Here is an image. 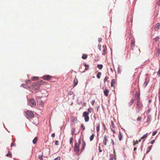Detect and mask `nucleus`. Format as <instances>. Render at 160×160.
Instances as JSON below:
<instances>
[{
  "mask_svg": "<svg viewBox=\"0 0 160 160\" xmlns=\"http://www.w3.org/2000/svg\"><path fill=\"white\" fill-rule=\"evenodd\" d=\"M81 141L80 139H79L78 143L75 142L74 151L77 154L79 153V146L81 143Z\"/></svg>",
  "mask_w": 160,
  "mask_h": 160,
  "instance_id": "f257e3e1",
  "label": "nucleus"
},
{
  "mask_svg": "<svg viewBox=\"0 0 160 160\" xmlns=\"http://www.w3.org/2000/svg\"><path fill=\"white\" fill-rule=\"evenodd\" d=\"M24 113H25V116L27 118L29 119L33 117L34 114L33 112L30 110H27L24 111Z\"/></svg>",
  "mask_w": 160,
  "mask_h": 160,
  "instance_id": "f03ea898",
  "label": "nucleus"
},
{
  "mask_svg": "<svg viewBox=\"0 0 160 160\" xmlns=\"http://www.w3.org/2000/svg\"><path fill=\"white\" fill-rule=\"evenodd\" d=\"M143 107V105L141 102H136V111L137 113H138L141 109Z\"/></svg>",
  "mask_w": 160,
  "mask_h": 160,
  "instance_id": "7ed1b4c3",
  "label": "nucleus"
},
{
  "mask_svg": "<svg viewBox=\"0 0 160 160\" xmlns=\"http://www.w3.org/2000/svg\"><path fill=\"white\" fill-rule=\"evenodd\" d=\"M89 113L87 112H84L83 113L82 116L84 118V120L86 122H88L89 120Z\"/></svg>",
  "mask_w": 160,
  "mask_h": 160,
  "instance_id": "20e7f679",
  "label": "nucleus"
},
{
  "mask_svg": "<svg viewBox=\"0 0 160 160\" xmlns=\"http://www.w3.org/2000/svg\"><path fill=\"white\" fill-rule=\"evenodd\" d=\"M29 105L32 107H35L36 105V103L34 99H30L28 102Z\"/></svg>",
  "mask_w": 160,
  "mask_h": 160,
  "instance_id": "39448f33",
  "label": "nucleus"
},
{
  "mask_svg": "<svg viewBox=\"0 0 160 160\" xmlns=\"http://www.w3.org/2000/svg\"><path fill=\"white\" fill-rule=\"evenodd\" d=\"M33 88L34 89H38V88L40 86V83L39 82H37V83H33Z\"/></svg>",
  "mask_w": 160,
  "mask_h": 160,
  "instance_id": "423d86ee",
  "label": "nucleus"
},
{
  "mask_svg": "<svg viewBox=\"0 0 160 160\" xmlns=\"http://www.w3.org/2000/svg\"><path fill=\"white\" fill-rule=\"evenodd\" d=\"M52 78V76L49 75L43 76L42 77V78L45 80L48 81L51 79Z\"/></svg>",
  "mask_w": 160,
  "mask_h": 160,
  "instance_id": "0eeeda50",
  "label": "nucleus"
},
{
  "mask_svg": "<svg viewBox=\"0 0 160 160\" xmlns=\"http://www.w3.org/2000/svg\"><path fill=\"white\" fill-rule=\"evenodd\" d=\"M38 104L39 105V106H41L42 108L43 107L44 104L42 100H38L37 101Z\"/></svg>",
  "mask_w": 160,
  "mask_h": 160,
  "instance_id": "6e6552de",
  "label": "nucleus"
},
{
  "mask_svg": "<svg viewBox=\"0 0 160 160\" xmlns=\"http://www.w3.org/2000/svg\"><path fill=\"white\" fill-rule=\"evenodd\" d=\"M108 141V137L106 135H105L103 139V143L105 145H107V142Z\"/></svg>",
  "mask_w": 160,
  "mask_h": 160,
  "instance_id": "1a4fd4ad",
  "label": "nucleus"
},
{
  "mask_svg": "<svg viewBox=\"0 0 160 160\" xmlns=\"http://www.w3.org/2000/svg\"><path fill=\"white\" fill-rule=\"evenodd\" d=\"M85 146H86V143H85V142L84 141H82V148H81V152H83V150H84V148L85 147Z\"/></svg>",
  "mask_w": 160,
  "mask_h": 160,
  "instance_id": "9d476101",
  "label": "nucleus"
},
{
  "mask_svg": "<svg viewBox=\"0 0 160 160\" xmlns=\"http://www.w3.org/2000/svg\"><path fill=\"white\" fill-rule=\"evenodd\" d=\"M131 49L133 50V48L135 46V41L133 40H131Z\"/></svg>",
  "mask_w": 160,
  "mask_h": 160,
  "instance_id": "9b49d317",
  "label": "nucleus"
},
{
  "mask_svg": "<svg viewBox=\"0 0 160 160\" xmlns=\"http://www.w3.org/2000/svg\"><path fill=\"white\" fill-rule=\"evenodd\" d=\"M116 80L115 79H112V80L111 82V86L112 87L114 86V85L116 83Z\"/></svg>",
  "mask_w": 160,
  "mask_h": 160,
  "instance_id": "f8f14e48",
  "label": "nucleus"
},
{
  "mask_svg": "<svg viewBox=\"0 0 160 160\" xmlns=\"http://www.w3.org/2000/svg\"><path fill=\"white\" fill-rule=\"evenodd\" d=\"M160 24L159 23H157L154 27V29L155 31H158L159 28Z\"/></svg>",
  "mask_w": 160,
  "mask_h": 160,
  "instance_id": "ddd939ff",
  "label": "nucleus"
},
{
  "mask_svg": "<svg viewBox=\"0 0 160 160\" xmlns=\"http://www.w3.org/2000/svg\"><path fill=\"white\" fill-rule=\"evenodd\" d=\"M148 136V133H147L144 135L141 138V139H143V142H144L145 141V139L147 138Z\"/></svg>",
  "mask_w": 160,
  "mask_h": 160,
  "instance_id": "4468645a",
  "label": "nucleus"
},
{
  "mask_svg": "<svg viewBox=\"0 0 160 160\" xmlns=\"http://www.w3.org/2000/svg\"><path fill=\"white\" fill-rule=\"evenodd\" d=\"M149 82V80L148 79H145V81L144 82V83L143 84V86L145 88L146 87L147 85L148 84V82Z\"/></svg>",
  "mask_w": 160,
  "mask_h": 160,
  "instance_id": "2eb2a0df",
  "label": "nucleus"
},
{
  "mask_svg": "<svg viewBox=\"0 0 160 160\" xmlns=\"http://www.w3.org/2000/svg\"><path fill=\"white\" fill-rule=\"evenodd\" d=\"M102 47L103 48L102 54L105 55L106 53L107 48L106 46H103Z\"/></svg>",
  "mask_w": 160,
  "mask_h": 160,
  "instance_id": "dca6fc26",
  "label": "nucleus"
},
{
  "mask_svg": "<svg viewBox=\"0 0 160 160\" xmlns=\"http://www.w3.org/2000/svg\"><path fill=\"white\" fill-rule=\"evenodd\" d=\"M109 92V90L107 89H105L104 91V93L106 96H108Z\"/></svg>",
  "mask_w": 160,
  "mask_h": 160,
  "instance_id": "f3484780",
  "label": "nucleus"
},
{
  "mask_svg": "<svg viewBox=\"0 0 160 160\" xmlns=\"http://www.w3.org/2000/svg\"><path fill=\"white\" fill-rule=\"evenodd\" d=\"M135 101V99H132L131 101L128 103V105L129 106H132Z\"/></svg>",
  "mask_w": 160,
  "mask_h": 160,
  "instance_id": "a211bd4d",
  "label": "nucleus"
},
{
  "mask_svg": "<svg viewBox=\"0 0 160 160\" xmlns=\"http://www.w3.org/2000/svg\"><path fill=\"white\" fill-rule=\"evenodd\" d=\"M78 83V81L77 79H76L75 78L73 81V84L74 85V86H73V87H75V86H76Z\"/></svg>",
  "mask_w": 160,
  "mask_h": 160,
  "instance_id": "6ab92c4d",
  "label": "nucleus"
},
{
  "mask_svg": "<svg viewBox=\"0 0 160 160\" xmlns=\"http://www.w3.org/2000/svg\"><path fill=\"white\" fill-rule=\"evenodd\" d=\"M21 85L24 88L26 89H28L29 88V87L28 85L26 84H22Z\"/></svg>",
  "mask_w": 160,
  "mask_h": 160,
  "instance_id": "aec40b11",
  "label": "nucleus"
},
{
  "mask_svg": "<svg viewBox=\"0 0 160 160\" xmlns=\"http://www.w3.org/2000/svg\"><path fill=\"white\" fill-rule=\"evenodd\" d=\"M38 138L37 137H35L32 141L33 143L34 144H36L37 140H38Z\"/></svg>",
  "mask_w": 160,
  "mask_h": 160,
  "instance_id": "412c9836",
  "label": "nucleus"
},
{
  "mask_svg": "<svg viewBox=\"0 0 160 160\" xmlns=\"http://www.w3.org/2000/svg\"><path fill=\"white\" fill-rule=\"evenodd\" d=\"M122 136L121 135V133L120 132H119V134L118 135V138L120 141H121L122 139Z\"/></svg>",
  "mask_w": 160,
  "mask_h": 160,
  "instance_id": "4be33fe9",
  "label": "nucleus"
},
{
  "mask_svg": "<svg viewBox=\"0 0 160 160\" xmlns=\"http://www.w3.org/2000/svg\"><path fill=\"white\" fill-rule=\"evenodd\" d=\"M152 147V145L148 147V148H147V151L146 152V153H148V152L150 151Z\"/></svg>",
  "mask_w": 160,
  "mask_h": 160,
  "instance_id": "5701e85b",
  "label": "nucleus"
},
{
  "mask_svg": "<svg viewBox=\"0 0 160 160\" xmlns=\"http://www.w3.org/2000/svg\"><path fill=\"white\" fill-rule=\"evenodd\" d=\"M88 56V55L87 54H84L82 55V58L83 59H86L87 58Z\"/></svg>",
  "mask_w": 160,
  "mask_h": 160,
  "instance_id": "b1692460",
  "label": "nucleus"
},
{
  "mask_svg": "<svg viewBox=\"0 0 160 160\" xmlns=\"http://www.w3.org/2000/svg\"><path fill=\"white\" fill-rule=\"evenodd\" d=\"M12 154L10 152L8 151V153L6 154V156L11 158L12 157Z\"/></svg>",
  "mask_w": 160,
  "mask_h": 160,
  "instance_id": "393cba45",
  "label": "nucleus"
},
{
  "mask_svg": "<svg viewBox=\"0 0 160 160\" xmlns=\"http://www.w3.org/2000/svg\"><path fill=\"white\" fill-rule=\"evenodd\" d=\"M97 67L99 69H101L103 67V65L102 64H98L97 66Z\"/></svg>",
  "mask_w": 160,
  "mask_h": 160,
  "instance_id": "a878e982",
  "label": "nucleus"
},
{
  "mask_svg": "<svg viewBox=\"0 0 160 160\" xmlns=\"http://www.w3.org/2000/svg\"><path fill=\"white\" fill-rule=\"evenodd\" d=\"M101 72H98V74H97V78L98 79L100 78V76H101Z\"/></svg>",
  "mask_w": 160,
  "mask_h": 160,
  "instance_id": "bb28decb",
  "label": "nucleus"
},
{
  "mask_svg": "<svg viewBox=\"0 0 160 160\" xmlns=\"http://www.w3.org/2000/svg\"><path fill=\"white\" fill-rule=\"evenodd\" d=\"M94 137V134H92L90 136V141H92L93 140Z\"/></svg>",
  "mask_w": 160,
  "mask_h": 160,
  "instance_id": "cd10ccee",
  "label": "nucleus"
},
{
  "mask_svg": "<svg viewBox=\"0 0 160 160\" xmlns=\"http://www.w3.org/2000/svg\"><path fill=\"white\" fill-rule=\"evenodd\" d=\"M84 66H85V70H88L89 68V66L86 63H84Z\"/></svg>",
  "mask_w": 160,
  "mask_h": 160,
  "instance_id": "c85d7f7f",
  "label": "nucleus"
},
{
  "mask_svg": "<svg viewBox=\"0 0 160 160\" xmlns=\"http://www.w3.org/2000/svg\"><path fill=\"white\" fill-rule=\"evenodd\" d=\"M75 131V128H72V134L73 135L74 134V132Z\"/></svg>",
  "mask_w": 160,
  "mask_h": 160,
  "instance_id": "c756f323",
  "label": "nucleus"
},
{
  "mask_svg": "<svg viewBox=\"0 0 160 160\" xmlns=\"http://www.w3.org/2000/svg\"><path fill=\"white\" fill-rule=\"evenodd\" d=\"M97 126L96 127V129L97 131L98 132L99 130V128H100V125H99V123L98 124H97Z\"/></svg>",
  "mask_w": 160,
  "mask_h": 160,
  "instance_id": "7c9ffc66",
  "label": "nucleus"
},
{
  "mask_svg": "<svg viewBox=\"0 0 160 160\" xmlns=\"http://www.w3.org/2000/svg\"><path fill=\"white\" fill-rule=\"evenodd\" d=\"M93 109L92 108H89L88 109V113H91L92 112V110Z\"/></svg>",
  "mask_w": 160,
  "mask_h": 160,
  "instance_id": "2f4dec72",
  "label": "nucleus"
},
{
  "mask_svg": "<svg viewBox=\"0 0 160 160\" xmlns=\"http://www.w3.org/2000/svg\"><path fill=\"white\" fill-rule=\"evenodd\" d=\"M137 102H140V96L139 95L137 94Z\"/></svg>",
  "mask_w": 160,
  "mask_h": 160,
  "instance_id": "473e14b6",
  "label": "nucleus"
},
{
  "mask_svg": "<svg viewBox=\"0 0 160 160\" xmlns=\"http://www.w3.org/2000/svg\"><path fill=\"white\" fill-rule=\"evenodd\" d=\"M42 156V154L41 155H39L38 156V158H39L40 160H43Z\"/></svg>",
  "mask_w": 160,
  "mask_h": 160,
  "instance_id": "72a5a7b5",
  "label": "nucleus"
},
{
  "mask_svg": "<svg viewBox=\"0 0 160 160\" xmlns=\"http://www.w3.org/2000/svg\"><path fill=\"white\" fill-rule=\"evenodd\" d=\"M32 79L34 80H36L38 79V78L37 77H33L32 78Z\"/></svg>",
  "mask_w": 160,
  "mask_h": 160,
  "instance_id": "f704fd0d",
  "label": "nucleus"
},
{
  "mask_svg": "<svg viewBox=\"0 0 160 160\" xmlns=\"http://www.w3.org/2000/svg\"><path fill=\"white\" fill-rule=\"evenodd\" d=\"M142 119V118L141 117H139L137 118V120L138 121H141Z\"/></svg>",
  "mask_w": 160,
  "mask_h": 160,
  "instance_id": "c9c22d12",
  "label": "nucleus"
},
{
  "mask_svg": "<svg viewBox=\"0 0 160 160\" xmlns=\"http://www.w3.org/2000/svg\"><path fill=\"white\" fill-rule=\"evenodd\" d=\"M108 78L107 77H105V78L104 79V83H105L106 81H108Z\"/></svg>",
  "mask_w": 160,
  "mask_h": 160,
  "instance_id": "e433bc0d",
  "label": "nucleus"
},
{
  "mask_svg": "<svg viewBox=\"0 0 160 160\" xmlns=\"http://www.w3.org/2000/svg\"><path fill=\"white\" fill-rule=\"evenodd\" d=\"M73 140V138H71L70 140V143L71 144H72V141Z\"/></svg>",
  "mask_w": 160,
  "mask_h": 160,
  "instance_id": "4c0bfd02",
  "label": "nucleus"
},
{
  "mask_svg": "<svg viewBox=\"0 0 160 160\" xmlns=\"http://www.w3.org/2000/svg\"><path fill=\"white\" fill-rule=\"evenodd\" d=\"M16 144L15 143H14V142H13L12 143H11V147H15L16 146Z\"/></svg>",
  "mask_w": 160,
  "mask_h": 160,
  "instance_id": "58836bf2",
  "label": "nucleus"
},
{
  "mask_svg": "<svg viewBox=\"0 0 160 160\" xmlns=\"http://www.w3.org/2000/svg\"><path fill=\"white\" fill-rule=\"evenodd\" d=\"M111 127L113 128H115V126L114 124V123L112 121H111Z\"/></svg>",
  "mask_w": 160,
  "mask_h": 160,
  "instance_id": "ea45409f",
  "label": "nucleus"
},
{
  "mask_svg": "<svg viewBox=\"0 0 160 160\" xmlns=\"http://www.w3.org/2000/svg\"><path fill=\"white\" fill-rule=\"evenodd\" d=\"M77 121V118L76 117H74L73 119L72 120V122H74Z\"/></svg>",
  "mask_w": 160,
  "mask_h": 160,
  "instance_id": "a19ab883",
  "label": "nucleus"
},
{
  "mask_svg": "<svg viewBox=\"0 0 160 160\" xmlns=\"http://www.w3.org/2000/svg\"><path fill=\"white\" fill-rule=\"evenodd\" d=\"M81 128L83 129V130L85 129V127L82 124L81 125Z\"/></svg>",
  "mask_w": 160,
  "mask_h": 160,
  "instance_id": "79ce46f5",
  "label": "nucleus"
},
{
  "mask_svg": "<svg viewBox=\"0 0 160 160\" xmlns=\"http://www.w3.org/2000/svg\"><path fill=\"white\" fill-rule=\"evenodd\" d=\"M157 131H154L152 133V135L153 136H154L157 133Z\"/></svg>",
  "mask_w": 160,
  "mask_h": 160,
  "instance_id": "37998d69",
  "label": "nucleus"
},
{
  "mask_svg": "<svg viewBox=\"0 0 160 160\" xmlns=\"http://www.w3.org/2000/svg\"><path fill=\"white\" fill-rule=\"evenodd\" d=\"M98 49H99L100 50H101V44H99L98 45Z\"/></svg>",
  "mask_w": 160,
  "mask_h": 160,
  "instance_id": "c03bdc74",
  "label": "nucleus"
},
{
  "mask_svg": "<svg viewBox=\"0 0 160 160\" xmlns=\"http://www.w3.org/2000/svg\"><path fill=\"white\" fill-rule=\"evenodd\" d=\"M55 144L56 145H59V143L58 142V141H55Z\"/></svg>",
  "mask_w": 160,
  "mask_h": 160,
  "instance_id": "a18cd8bd",
  "label": "nucleus"
},
{
  "mask_svg": "<svg viewBox=\"0 0 160 160\" xmlns=\"http://www.w3.org/2000/svg\"><path fill=\"white\" fill-rule=\"evenodd\" d=\"M95 102V100H92L91 102V104L92 106H93Z\"/></svg>",
  "mask_w": 160,
  "mask_h": 160,
  "instance_id": "49530a36",
  "label": "nucleus"
},
{
  "mask_svg": "<svg viewBox=\"0 0 160 160\" xmlns=\"http://www.w3.org/2000/svg\"><path fill=\"white\" fill-rule=\"evenodd\" d=\"M160 49H158L157 50V53L158 54V55H159L160 54Z\"/></svg>",
  "mask_w": 160,
  "mask_h": 160,
  "instance_id": "de8ad7c7",
  "label": "nucleus"
},
{
  "mask_svg": "<svg viewBox=\"0 0 160 160\" xmlns=\"http://www.w3.org/2000/svg\"><path fill=\"white\" fill-rule=\"evenodd\" d=\"M138 143V142L137 141H136V142H134L133 145H135Z\"/></svg>",
  "mask_w": 160,
  "mask_h": 160,
  "instance_id": "09e8293b",
  "label": "nucleus"
},
{
  "mask_svg": "<svg viewBox=\"0 0 160 160\" xmlns=\"http://www.w3.org/2000/svg\"><path fill=\"white\" fill-rule=\"evenodd\" d=\"M99 151L100 152H102V151L101 149V147L100 146L99 147Z\"/></svg>",
  "mask_w": 160,
  "mask_h": 160,
  "instance_id": "8fccbe9b",
  "label": "nucleus"
},
{
  "mask_svg": "<svg viewBox=\"0 0 160 160\" xmlns=\"http://www.w3.org/2000/svg\"><path fill=\"white\" fill-rule=\"evenodd\" d=\"M102 41V38H99L98 39V41L99 42H101Z\"/></svg>",
  "mask_w": 160,
  "mask_h": 160,
  "instance_id": "3c124183",
  "label": "nucleus"
},
{
  "mask_svg": "<svg viewBox=\"0 0 160 160\" xmlns=\"http://www.w3.org/2000/svg\"><path fill=\"white\" fill-rule=\"evenodd\" d=\"M155 142V140H152L151 142H150V143L151 144H153Z\"/></svg>",
  "mask_w": 160,
  "mask_h": 160,
  "instance_id": "603ef678",
  "label": "nucleus"
},
{
  "mask_svg": "<svg viewBox=\"0 0 160 160\" xmlns=\"http://www.w3.org/2000/svg\"><path fill=\"white\" fill-rule=\"evenodd\" d=\"M157 4L158 6L160 5V0H159V1L157 2Z\"/></svg>",
  "mask_w": 160,
  "mask_h": 160,
  "instance_id": "864d4df0",
  "label": "nucleus"
},
{
  "mask_svg": "<svg viewBox=\"0 0 160 160\" xmlns=\"http://www.w3.org/2000/svg\"><path fill=\"white\" fill-rule=\"evenodd\" d=\"M158 38H159L158 37H157L155 38H154L155 41L157 42V41H158Z\"/></svg>",
  "mask_w": 160,
  "mask_h": 160,
  "instance_id": "5fc2aeb1",
  "label": "nucleus"
},
{
  "mask_svg": "<svg viewBox=\"0 0 160 160\" xmlns=\"http://www.w3.org/2000/svg\"><path fill=\"white\" fill-rule=\"evenodd\" d=\"M111 142L112 145H114V142L113 139L111 140Z\"/></svg>",
  "mask_w": 160,
  "mask_h": 160,
  "instance_id": "6e6d98bb",
  "label": "nucleus"
},
{
  "mask_svg": "<svg viewBox=\"0 0 160 160\" xmlns=\"http://www.w3.org/2000/svg\"><path fill=\"white\" fill-rule=\"evenodd\" d=\"M73 93V92L72 91H70V92H69V93H68V94H69V95H72V94Z\"/></svg>",
  "mask_w": 160,
  "mask_h": 160,
  "instance_id": "4d7b16f0",
  "label": "nucleus"
},
{
  "mask_svg": "<svg viewBox=\"0 0 160 160\" xmlns=\"http://www.w3.org/2000/svg\"><path fill=\"white\" fill-rule=\"evenodd\" d=\"M55 136V134L54 133H52L51 135V137H54Z\"/></svg>",
  "mask_w": 160,
  "mask_h": 160,
  "instance_id": "13d9d810",
  "label": "nucleus"
},
{
  "mask_svg": "<svg viewBox=\"0 0 160 160\" xmlns=\"http://www.w3.org/2000/svg\"><path fill=\"white\" fill-rule=\"evenodd\" d=\"M103 126L104 128L105 129H106V128L105 126V125L104 124H103Z\"/></svg>",
  "mask_w": 160,
  "mask_h": 160,
  "instance_id": "bf43d9fd",
  "label": "nucleus"
},
{
  "mask_svg": "<svg viewBox=\"0 0 160 160\" xmlns=\"http://www.w3.org/2000/svg\"><path fill=\"white\" fill-rule=\"evenodd\" d=\"M86 105H87V103H86V102H84V103H83V106H86Z\"/></svg>",
  "mask_w": 160,
  "mask_h": 160,
  "instance_id": "052dcab7",
  "label": "nucleus"
},
{
  "mask_svg": "<svg viewBox=\"0 0 160 160\" xmlns=\"http://www.w3.org/2000/svg\"><path fill=\"white\" fill-rule=\"evenodd\" d=\"M110 160H114L113 157H110Z\"/></svg>",
  "mask_w": 160,
  "mask_h": 160,
  "instance_id": "680f3d73",
  "label": "nucleus"
},
{
  "mask_svg": "<svg viewBox=\"0 0 160 160\" xmlns=\"http://www.w3.org/2000/svg\"><path fill=\"white\" fill-rule=\"evenodd\" d=\"M80 70H81L80 72H84V71L82 70V67H81V68H80Z\"/></svg>",
  "mask_w": 160,
  "mask_h": 160,
  "instance_id": "e2e57ef3",
  "label": "nucleus"
},
{
  "mask_svg": "<svg viewBox=\"0 0 160 160\" xmlns=\"http://www.w3.org/2000/svg\"><path fill=\"white\" fill-rule=\"evenodd\" d=\"M112 132H113V133H115V130H113V129H112Z\"/></svg>",
  "mask_w": 160,
  "mask_h": 160,
  "instance_id": "0e129e2a",
  "label": "nucleus"
},
{
  "mask_svg": "<svg viewBox=\"0 0 160 160\" xmlns=\"http://www.w3.org/2000/svg\"><path fill=\"white\" fill-rule=\"evenodd\" d=\"M137 149V148H134V151H135Z\"/></svg>",
  "mask_w": 160,
  "mask_h": 160,
  "instance_id": "69168bd1",
  "label": "nucleus"
},
{
  "mask_svg": "<svg viewBox=\"0 0 160 160\" xmlns=\"http://www.w3.org/2000/svg\"><path fill=\"white\" fill-rule=\"evenodd\" d=\"M141 139H141V138L140 139H139L138 140V142H141Z\"/></svg>",
  "mask_w": 160,
  "mask_h": 160,
  "instance_id": "338daca9",
  "label": "nucleus"
},
{
  "mask_svg": "<svg viewBox=\"0 0 160 160\" xmlns=\"http://www.w3.org/2000/svg\"><path fill=\"white\" fill-rule=\"evenodd\" d=\"M159 94H160V90H159V92H158Z\"/></svg>",
  "mask_w": 160,
  "mask_h": 160,
  "instance_id": "774afa93",
  "label": "nucleus"
}]
</instances>
